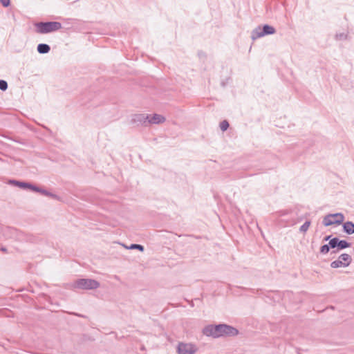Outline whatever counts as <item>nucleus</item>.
<instances>
[{
  "mask_svg": "<svg viewBox=\"0 0 354 354\" xmlns=\"http://www.w3.org/2000/svg\"><path fill=\"white\" fill-rule=\"evenodd\" d=\"M35 31L39 34H48L62 28V25L58 21H41L35 24Z\"/></svg>",
  "mask_w": 354,
  "mask_h": 354,
  "instance_id": "f257e3e1",
  "label": "nucleus"
},
{
  "mask_svg": "<svg viewBox=\"0 0 354 354\" xmlns=\"http://www.w3.org/2000/svg\"><path fill=\"white\" fill-rule=\"evenodd\" d=\"M100 283L94 279H80L73 282L72 288L82 290H95L100 287Z\"/></svg>",
  "mask_w": 354,
  "mask_h": 354,
  "instance_id": "f03ea898",
  "label": "nucleus"
},
{
  "mask_svg": "<svg viewBox=\"0 0 354 354\" xmlns=\"http://www.w3.org/2000/svg\"><path fill=\"white\" fill-rule=\"evenodd\" d=\"M275 32L276 29L269 24L258 26L252 31L251 38L252 40H255L266 35H273Z\"/></svg>",
  "mask_w": 354,
  "mask_h": 354,
  "instance_id": "7ed1b4c3",
  "label": "nucleus"
},
{
  "mask_svg": "<svg viewBox=\"0 0 354 354\" xmlns=\"http://www.w3.org/2000/svg\"><path fill=\"white\" fill-rule=\"evenodd\" d=\"M214 330L217 333V338L224 336L233 337L239 333V330L236 328L225 324L215 325Z\"/></svg>",
  "mask_w": 354,
  "mask_h": 354,
  "instance_id": "20e7f679",
  "label": "nucleus"
},
{
  "mask_svg": "<svg viewBox=\"0 0 354 354\" xmlns=\"http://www.w3.org/2000/svg\"><path fill=\"white\" fill-rule=\"evenodd\" d=\"M197 350L196 346L191 343L180 342L177 347L178 354H194Z\"/></svg>",
  "mask_w": 354,
  "mask_h": 354,
  "instance_id": "39448f33",
  "label": "nucleus"
},
{
  "mask_svg": "<svg viewBox=\"0 0 354 354\" xmlns=\"http://www.w3.org/2000/svg\"><path fill=\"white\" fill-rule=\"evenodd\" d=\"M148 114L136 113L131 117L130 123L136 126H147Z\"/></svg>",
  "mask_w": 354,
  "mask_h": 354,
  "instance_id": "423d86ee",
  "label": "nucleus"
},
{
  "mask_svg": "<svg viewBox=\"0 0 354 354\" xmlns=\"http://www.w3.org/2000/svg\"><path fill=\"white\" fill-rule=\"evenodd\" d=\"M330 245L332 246V249L337 248V251L343 250L351 246V243H348L346 240H340L337 237L332 238L330 240Z\"/></svg>",
  "mask_w": 354,
  "mask_h": 354,
  "instance_id": "0eeeda50",
  "label": "nucleus"
},
{
  "mask_svg": "<svg viewBox=\"0 0 354 354\" xmlns=\"http://www.w3.org/2000/svg\"><path fill=\"white\" fill-rule=\"evenodd\" d=\"M165 120V118L162 115L154 113L152 117L150 115H148L147 125L151 124L162 123Z\"/></svg>",
  "mask_w": 354,
  "mask_h": 354,
  "instance_id": "6e6552de",
  "label": "nucleus"
},
{
  "mask_svg": "<svg viewBox=\"0 0 354 354\" xmlns=\"http://www.w3.org/2000/svg\"><path fill=\"white\" fill-rule=\"evenodd\" d=\"M215 330V325H208L203 330V333L207 337L217 338V333Z\"/></svg>",
  "mask_w": 354,
  "mask_h": 354,
  "instance_id": "1a4fd4ad",
  "label": "nucleus"
},
{
  "mask_svg": "<svg viewBox=\"0 0 354 354\" xmlns=\"http://www.w3.org/2000/svg\"><path fill=\"white\" fill-rule=\"evenodd\" d=\"M341 220H335L332 216V214H328L324 217L323 224L325 226H329L333 224H340Z\"/></svg>",
  "mask_w": 354,
  "mask_h": 354,
  "instance_id": "9d476101",
  "label": "nucleus"
},
{
  "mask_svg": "<svg viewBox=\"0 0 354 354\" xmlns=\"http://www.w3.org/2000/svg\"><path fill=\"white\" fill-rule=\"evenodd\" d=\"M37 50L39 54H47L50 50V46L46 44H39L37 46Z\"/></svg>",
  "mask_w": 354,
  "mask_h": 354,
  "instance_id": "9b49d317",
  "label": "nucleus"
},
{
  "mask_svg": "<svg viewBox=\"0 0 354 354\" xmlns=\"http://www.w3.org/2000/svg\"><path fill=\"white\" fill-rule=\"evenodd\" d=\"M343 230L348 234H354V223L351 221H346L343 224Z\"/></svg>",
  "mask_w": 354,
  "mask_h": 354,
  "instance_id": "f8f14e48",
  "label": "nucleus"
},
{
  "mask_svg": "<svg viewBox=\"0 0 354 354\" xmlns=\"http://www.w3.org/2000/svg\"><path fill=\"white\" fill-rule=\"evenodd\" d=\"M9 183L22 189H28V186H30V183H28L18 181L16 180H10Z\"/></svg>",
  "mask_w": 354,
  "mask_h": 354,
  "instance_id": "ddd939ff",
  "label": "nucleus"
},
{
  "mask_svg": "<svg viewBox=\"0 0 354 354\" xmlns=\"http://www.w3.org/2000/svg\"><path fill=\"white\" fill-rule=\"evenodd\" d=\"M339 259L342 261L346 266H348L352 261L351 257L348 254H342L339 257Z\"/></svg>",
  "mask_w": 354,
  "mask_h": 354,
  "instance_id": "4468645a",
  "label": "nucleus"
},
{
  "mask_svg": "<svg viewBox=\"0 0 354 354\" xmlns=\"http://www.w3.org/2000/svg\"><path fill=\"white\" fill-rule=\"evenodd\" d=\"M330 266L333 268H341V267H344V268L347 267L345 265V263L344 262H342V261L339 260V259L337 260H335V261H333V262H331Z\"/></svg>",
  "mask_w": 354,
  "mask_h": 354,
  "instance_id": "2eb2a0df",
  "label": "nucleus"
},
{
  "mask_svg": "<svg viewBox=\"0 0 354 354\" xmlns=\"http://www.w3.org/2000/svg\"><path fill=\"white\" fill-rule=\"evenodd\" d=\"M330 248L332 249V246H330L329 241L328 244H325L321 246L319 252L322 254H326L328 253Z\"/></svg>",
  "mask_w": 354,
  "mask_h": 354,
  "instance_id": "dca6fc26",
  "label": "nucleus"
},
{
  "mask_svg": "<svg viewBox=\"0 0 354 354\" xmlns=\"http://www.w3.org/2000/svg\"><path fill=\"white\" fill-rule=\"evenodd\" d=\"M126 248L129 249V250H138L141 252H143L145 248H144V246L142 245H140V244H136V243H133L131 244L130 246L127 247V246H125Z\"/></svg>",
  "mask_w": 354,
  "mask_h": 354,
  "instance_id": "f3484780",
  "label": "nucleus"
},
{
  "mask_svg": "<svg viewBox=\"0 0 354 354\" xmlns=\"http://www.w3.org/2000/svg\"><path fill=\"white\" fill-rule=\"evenodd\" d=\"M39 193L41 194L44 196L51 197L53 198H55V199L58 198L57 195L52 194V193L49 192L48 191H47L46 189H44L41 188L40 189V191Z\"/></svg>",
  "mask_w": 354,
  "mask_h": 354,
  "instance_id": "a211bd4d",
  "label": "nucleus"
},
{
  "mask_svg": "<svg viewBox=\"0 0 354 354\" xmlns=\"http://www.w3.org/2000/svg\"><path fill=\"white\" fill-rule=\"evenodd\" d=\"M310 225V221H306L299 228V231L302 233H305L308 231Z\"/></svg>",
  "mask_w": 354,
  "mask_h": 354,
  "instance_id": "6ab92c4d",
  "label": "nucleus"
},
{
  "mask_svg": "<svg viewBox=\"0 0 354 354\" xmlns=\"http://www.w3.org/2000/svg\"><path fill=\"white\" fill-rule=\"evenodd\" d=\"M229 127V122L227 120H223L220 123V128L222 131H225Z\"/></svg>",
  "mask_w": 354,
  "mask_h": 354,
  "instance_id": "aec40b11",
  "label": "nucleus"
},
{
  "mask_svg": "<svg viewBox=\"0 0 354 354\" xmlns=\"http://www.w3.org/2000/svg\"><path fill=\"white\" fill-rule=\"evenodd\" d=\"M335 220H341L340 224L344 221V216L342 213H335L332 214Z\"/></svg>",
  "mask_w": 354,
  "mask_h": 354,
  "instance_id": "412c9836",
  "label": "nucleus"
},
{
  "mask_svg": "<svg viewBox=\"0 0 354 354\" xmlns=\"http://www.w3.org/2000/svg\"><path fill=\"white\" fill-rule=\"evenodd\" d=\"M8 88V83L6 80H0V90L2 91H6Z\"/></svg>",
  "mask_w": 354,
  "mask_h": 354,
  "instance_id": "4be33fe9",
  "label": "nucleus"
},
{
  "mask_svg": "<svg viewBox=\"0 0 354 354\" xmlns=\"http://www.w3.org/2000/svg\"><path fill=\"white\" fill-rule=\"evenodd\" d=\"M347 39V35L342 32V33H337L335 35V39L337 40H346Z\"/></svg>",
  "mask_w": 354,
  "mask_h": 354,
  "instance_id": "5701e85b",
  "label": "nucleus"
},
{
  "mask_svg": "<svg viewBox=\"0 0 354 354\" xmlns=\"http://www.w3.org/2000/svg\"><path fill=\"white\" fill-rule=\"evenodd\" d=\"M28 189H31L32 191L36 192H39L41 188L30 183V186H28Z\"/></svg>",
  "mask_w": 354,
  "mask_h": 354,
  "instance_id": "b1692460",
  "label": "nucleus"
},
{
  "mask_svg": "<svg viewBox=\"0 0 354 354\" xmlns=\"http://www.w3.org/2000/svg\"><path fill=\"white\" fill-rule=\"evenodd\" d=\"M0 2L1 3L2 6L5 8H7L10 5V0H0Z\"/></svg>",
  "mask_w": 354,
  "mask_h": 354,
  "instance_id": "393cba45",
  "label": "nucleus"
},
{
  "mask_svg": "<svg viewBox=\"0 0 354 354\" xmlns=\"http://www.w3.org/2000/svg\"><path fill=\"white\" fill-rule=\"evenodd\" d=\"M198 55L199 57H206V53L203 50H198Z\"/></svg>",
  "mask_w": 354,
  "mask_h": 354,
  "instance_id": "a878e982",
  "label": "nucleus"
},
{
  "mask_svg": "<svg viewBox=\"0 0 354 354\" xmlns=\"http://www.w3.org/2000/svg\"><path fill=\"white\" fill-rule=\"evenodd\" d=\"M330 239H332L330 235L326 236H325L324 238V241H330Z\"/></svg>",
  "mask_w": 354,
  "mask_h": 354,
  "instance_id": "bb28decb",
  "label": "nucleus"
},
{
  "mask_svg": "<svg viewBox=\"0 0 354 354\" xmlns=\"http://www.w3.org/2000/svg\"><path fill=\"white\" fill-rule=\"evenodd\" d=\"M1 250L2 252H6V250H6V248H3H3H1Z\"/></svg>",
  "mask_w": 354,
  "mask_h": 354,
  "instance_id": "cd10ccee",
  "label": "nucleus"
},
{
  "mask_svg": "<svg viewBox=\"0 0 354 354\" xmlns=\"http://www.w3.org/2000/svg\"><path fill=\"white\" fill-rule=\"evenodd\" d=\"M86 93H83V95H82V100H84V97H86Z\"/></svg>",
  "mask_w": 354,
  "mask_h": 354,
  "instance_id": "c85d7f7f",
  "label": "nucleus"
},
{
  "mask_svg": "<svg viewBox=\"0 0 354 354\" xmlns=\"http://www.w3.org/2000/svg\"><path fill=\"white\" fill-rule=\"evenodd\" d=\"M221 85H222V86H225V83L223 82L221 83Z\"/></svg>",
  "mask_w": 354,
  "mask_h": 354,
  "instance_id": "c756f323",
  "label": "nucleus"
},
{
  "mask_svg": "<svg viewBox=\"0 0 354 354\" xmlns=\"http://www.w3.org/2000/svg\"><path fill=\"white\" fill-rule=\"evenodd\" d=\"M86 102H87V101H83L82 104H86Z\"/></svg>",
  "mask_w": 354,
  "mask_h": 354,
  "instance_id": "7c9ffc66",
  "label": "nucleus"
}]
</instances>
